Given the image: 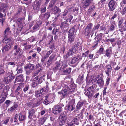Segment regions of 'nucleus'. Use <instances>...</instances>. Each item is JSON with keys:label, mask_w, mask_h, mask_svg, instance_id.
<instances>
[{"label": "nucleus", "mask_w": 126, "mask_h": 126, "mask_svg": "<svg viewBox=\"0 0 126 126\" xmlns=\"http://www.w3.org/2000/svg\"><path fill=\"white\" fill-rule=\"evenodd\" d=\"M104 50L103 47V46H101L100 47L99 50H98L97 53L100 55L103 53V51Z\"/></svg>", "instance_id": "obj_52"}, {"label": "nucleus", "mask_w": 126, "mask_h": 126, "mask_svg": "<svg viewBox=\"0 0 126 126\" xmlns=\"http://www.w3.org/2000/svg\"><path fill=\"white\" fill-rule=\"evenodd\" d=\"M98 42L97 41H94L93 44V45L91 47V48L93 50L95 49L98 47Z\"/></svg>", "instance_id": "obj_46"}, {"label": "nucleus", "mask_w": 126, "mask_h": 126, "mask_svg": "<svg viewBox=\"0 0 126 126\" xmlns=\"http://www.w3.org/2000/svg\"><path fill=\"white\" fill-rule=\"evenodd\" d=\"M8 7V4L4 3H2L1 5V9H3V11L6 10Z\"/></svg>", "instance_id": "obj_54"}, {"label": "nucleus", "mask_w": 126, "mask_h": 126, "mask_svg": "<svg viewBox=\"0 0 126 126\" xmlns=\"http://www.w3.org/2000/svg\"><path fill=\"white\" fill-rule=\"evenodd\" d=\"M69 54H70L71 55H72L73 54H75L77 52V49L73 47L72 49L69 50Z\"/></svg>", "instance_id": "obj_42"}, {"label": "nucleus", "mask_w": 126, "mask_h": 126, "mask_svg": "<svg viewBox=\"0 0 126 126\" xmlns=\"http://www.w3.org/2000/svg\"><path fill=\"white\" fill-rule=\"evenodd\" d=\"M34 67V64H31L30 63L27 64L24 67L26 74L27 75H29L33 69Z\"/></svg>", "instance_id": "obj_9"}, {"label": "nucleus", "mask_w": 126, "mask_h": 126, "mask_svg": "<svg viewBox=\"0 0 126 126\" xmlns=\"http://www.w3.org/2000/svg\"><path fill=\"white\" fill-rule=\"evenodd\" d=\"M84 103V102L83 101L80 100L79 102L76 106V110H79L83 106Z\"/></svg>", "instance_id": "obj_31"}, {"label": "nucleus", "mask_w": 126, "mask_h": 126, "mask_svg": "<svg viewBox=\"0 0 126 126\" xmlns=\"http://www.w3.org/2000/svg\"><path fill=\"white\" fill-rule=\"evenodd\" d=\"M103 35V34L102 33H100L98 34L95 37L94 39L97 40H95L96 41H97L98 42L99 41H101L102 40V36Z\"/></svg>", "instance_id": "obj_37"}, {"label": "nucleus", "mask_w": 126, "mask_h": 126, "mask_svg": "<svg viewBox=\"0 0 126 126\" xmlns=\"http://www.w3.org/2000/svg\"><path fill=\"white\" fill-rule=\"evenodd\" d=\"M105 67L107 69L105 72L106 74L108 76H109L110 75V73L111 72V71L112 70V67L110 64H107Z\"/></svg>", "instance_id": "obj_27"}, {"label": "nucleus", "mask_w": 126, "mask_h": 126, "mask_svg": "<svg viewBox=\"0 0 126 126\" xmlns=\"http://www.w3.org/2000/svg\"><path fill=\"white\" fill-rule=\"evenodd\" d=\"M94 119V115L91 114H90L89 116L88 120L89 121L91 120L93 121Z\"/></svg>", "instance_id": "obj_59"}, {"label": "nucleus", "mask_w": 126, "mask_h": 126, "mask_svg": "<svg viewBox=\"0 0 126 126\" xmlns=\"http://www.w3.org/2000/svg\"><path fill=\"white\" fill-rule=\"evenodd\" d=\"M73 18V16H72V15H70L69 17L65 21H67V22L68 21H69V22H71V20Z\"/></svg>", "instance_id": "obj_62"}, {"label": "nucleus", "mask_w": 126, "mask_h": 126, "mask_svg": "<svg viewBox=\"0 0 126 126\" xmlns=\"http://www.w3.org/2000/svg\"><path fill=\"white\" fill-rule=\"evenodd\" d=\"M45 99L43 102L44 104L45 105H47L49 104L51 101L50 99V96H49V94H47L45 96Z\"/></svg>", "instance_id": "obj_30"}, {"label": "nucleus", "mask_w": 126, "mask_h": 126, "mask_svg": "<svg viewBox=\"0 0 126 126\" xmlns=\"http://www.w3.org/2000/svg\"><path fill=\"white\" fill-rule=\"evenodd\" d=\"M103 77V75L102 74H100L96 77V83L98 84L100 88L103 87L104 84Z\"/></svg>", "instance_id": "obj_5"}, {"label": "nucleus", "mask_w": 126, "mask_h": 126, "mask_svg": "<svg viewBox=\"0 0 126 126\" xmlns=\"http://www.w3.org/2000/svg\"><path fill=\"white\" fill-rule=\"evenodd\" d=\"M71 85L70 87V89L69 91V93L70 94H74L75 92V90L76 86V85L73 82H71Z\"/></svg>", "instance_id": "obj_22"}, {"label": "nucleus", "mask_w": 126, "mask_h": 126, "mask_svg": "<svg viewBox=\"0 0 126 126\" xmlns=\"http://www.w3.org/2000/svg\"><path fill=\"white\" fill-rule=\"evenodd\" d=\"M27 40L28 41H29L31 43H32L36 41V38L34 36H32L30 37Z\"/></svg>", "instance_id": "obj_53"}, {"label": "nucleus", "mask_w": 126, "mask_h": 126, "mask_svg": "<svg viewBox=\"0 0 126 126\" xmlns=\"http://www.w3.org/2000/svg\"><path fill=\"white\" fill-rule=\"evenodd\" d=\"M51 10L53 14L55 15L57 14L61 11V10L59 8L57 7L56 6H54V7Z\"/></svg>", "instance_id": "obj_33"}, {"label": "nucleus", "mask_w": 126, "mask_h": 126, "mask_svg": "<svg viewBox=\"0 0 126 126\" xmlns=\"http://www.w3.org/2000/svg\"><path fill=\"white\" fill-rule=\"evenodd\" d=\"M24 81V76L22 74L16 77L15 79L14 83L18 82H22Z\"/></svg>", "instance_id": "obj_25"}, {"label": "nucleus", "mask_w": 126, "mask_h": 126, "mask_svg": "<svg viewBox=\"0 0 126 126\" xmlns=\"http://www.w3.org/2000/svg\"><path fill=\"white\" fill-rule=\"evenodd\" d=\"M13 74L12 71L11 70L10 72H8L7 74L6 77L4 79L7 83H8L15 79V76L14 75H13Z\"/></svg>", "instance_id": "obj_8"}, {"label": "nucleus", "mask_w": 126, "mask_h": 126, "mask_svg": "<svg viewBox=\"0 0 126 126\" xmlns=\"http://www.w3.org/2000/svg\"><path fill=\"white\" fill-rule=\"evenodd\" d=\"M47 37V33H44L43 35H42V38L39 41V43L41 42L44 40Z\"/></svg>", "instance_id": "obj_61"}, {"label": "nucleus", "mask_w": 126, "mask_h": 126, "mask_svg": "<svg viewBox=\"0 0 126 126\" xmlns=\"http://www.w3.org/2000/svg\"><path fill=\"white\" fill-rule=\"evenodd\" d=\"M95 7V6L94 5L90 6L88 10V12L89 13L92 12L94 9Z\"/></svg>", "instance_id": "obj_51"}, {"label": "nucleus", "mask_w": 126, "mask_h": 126, "mask_svg": "<svg viewBox=\"0 0 126 126\" xmlns=\"http://www.w3.org/2000/svg\"><path fill=\"white\" fill-rule=\"evenodd\" d=\"M66 113L64 112L62 113L58 118L59 124L60 126H62L64 125L65 122L67 120V118L66 116Z\"/></svg>", "instance_id": "obj_6"}, {"label": "nucleus", "mask_w": 126, "mask_h": 126, "mask_svg": "<svg viewBox=\"0 0 126 126\" xmlns=\"http://www.w3.org/2000/svg\"><path fill=\"white\" fill-rule=\"evenodd\" d=\"M56 1L52 0L50 1L49 3V5L48 6V8L50 9L53 7L56 3Z\"/></svg>", "instance_id": "obj_49"}, {"label": "nucleus", "mask_w": 126, "mask_h": 126, "mask_svg": "<svg viewBox=\"0 0 126 126\" xmlns=\"http://www.w3.org/2000/svg\"><path fill=\"white\" fill-rule=\"evenodd\" d=\"M9 87L7 86H5L3 90V91L1 94L2 96H3L1 99H0V104L2 103L5 100L6 97L8 95V93L9 90Z\"/></svg>", "instance_id": "obj_4"}, {"label": "nucleus", "mask_w": 126, "mask_h": 126, "mask_svg": "<svg viewBox=\"0 0 126 126\" xmlns=\"http://www.w3.org/2000/svg\"><path fill=\"white\" fill-rule=\"evenodd\" d=\"M48 118V116L47 115H45L43 117L41 118L38 120V126H40L43 125Z\"/></svg>", "instance_id": "obj_19"}, {"label": "nucleus", "mask_w": 126, "mask_h": 126, "mask_svg": "<svg viewBox=\"0 0 126 126\" xmlns=\"http://www.w3.org/2000/svg\"><path fill=\"white\" fill-rule=\"evenodd\" d=\"M94 79H90L89 78H86V83L87 85H91L93 83Z\"/></svg>", "instance_id": "obj_47"}, {"label": "nucleus", "mask_w": 126, "mask_h": 126, "mask_svg": "<svg viewBox=\"0 0 126 126\" xmlns=\"http://www.w3.org/2000/svg\"><path fill=\"white\" fill-rule=\"evenodd\" d=\"M6 45L1 49L2 53H5L10 50L12 47L13 43L9 42H5Z\"/></svg>", "instance_id": "obj_7"}, {"label": "nucleus", "mask_w": 126, "mask_h": 126, "mask_svg": "<svg viewBox=\"0 0 126 126\" xmlns=\"http://www.w3.org/2000/svg\"><path fill=\"white\" fill-rule=\"evenodd\" d=\"M52 50H50L45 51L44 50H43L42 51L41 53L43 55L44 53L45 54V55L44 56L45 57L47 58L49 56V55L53 52Z\"/></svg>", "instance_id": "obj_28"}, {"label": "nucleus", "mask_w": 126, "mask_h": 126, "mask_svg": "<svg viewBox=\"0 0 126 126\" xmlns=\"http://www.w3.org/2000/svg\"><path fill=\"white\" fill-rule=\"evenodd\" d=\"M42 24L41 21L39 20L37 21L32 28L33 30L35 31L39 30Z\"/></svg>", "instance_id": "obj_20"}, {"label": "nucleus", "mask_w": 126, "mask_h": 126, "mask_svg": "<svg viewBox=\"0 0 126 126\" xmlns=\"http://www.w3.org/2000/svg\"><path fill=\"white\" fill-rule=\"evenodd\" d=\"M24 85V83H20L16 90L15 92L17 94H19L20 92V89L22 87H23Z\"/></svg>", "instance_id": "obj_34"}, {"label": "nucleus", "mask_w": 126, "mask_h": 126, "mask_svg": "<svg viewBox=\"0 0 126 126\" xmlns=\"http://www.w3.org/2000/svg\"><path fill=\"white\" fill-rule=\"evenodd\" d=\"M62 110L63 109L61 106H56L53 109L52 111L54 114L57 115L62 112Z\"/></svg>", "instance_id": "obj_13"}, {"label": "nucleus", "mask_w": 126, "mask_h": 126, "mask_svg": "<svg viewBox=\"0 0 126 126\" xmlns=\"http://www.w3.org/2000/svg\"><path fill=\"white\" fill-rule=\"evenodd\" d=\"M69 54H70L71 55H72L73 54H75L77 52V49L73 47L72 49L69 50Z\"/></svg>", "instance_id": "obj_41"}, {"label": "nucleus", "mask_w": 126, "mask_h": 126, "mask_svg": "<svg viewBox=\"0 0 126 126\" xmlns=\"http://www.w3.org/2000/svg\"><path fill=\"white\" fill-rule=\"evenodd\" d=\"M75 38V36H68V43L70 44H72L74 41Z\"/></svg>", "instance_id": "obj_36"}, {"label": "nucleus", "mask_w": 126, "mask_h": 126, "mask_svg": "<svg viewBox=\"0 0 126 126\" xmlns=\"http://www.w3.org/2000/svg\"><path fill=\"white\" fill-rule=\"evenodd\" d=\"M69 25L67 21H65L62 22L60 25V28L62 30L64 31H67L69 29Z\"/></svg>", "instance_id": "obj_14"}, {"label": "nucleus", "mask_w": 126, "mask_h": 126, "mask_svg": "<svg viewBox=\"0 0 126 126\" xmlns=\"http://www.w3.org/2000/svg\"><path fill=\"white\" fill-rule=\"evenodd\" d=\"M80 42H78L77 44H76L73 47H74L76 49H77V48L79 47V46L81 45L80 44Z\"/></svg>", "instance_id": "obj_64"}, {"label": "nucleus", "mask_w": 126, "mask_h": 126, "mask_svg": "<svg viewBox=\"0 0 126 126\" xmlns=\"http://www.w3.org/2000/svg\"><path fill=\"white\" fill-rule=\"evenodd\" d=\"M46 92V91L44 88H41L40 90L35 91V95L36 97H40L43 94H45Z\"/></svg>", "instance_id": "obj_16"}, {"label": "nucleus", "mask_w": 126, "mask_h": 126, "mask_svg": "<svg viewBox=\"0 0 126 126\" xmlns=\"http://www.w3.org/2000/svg\"><path fill=\"white\" fill-rule=\"evenodd\" d=\"M56 56L55 54L53 53L49 57L48 60L47 62V64L49 66L54 61V59Z\"/></svg>", "instance_id": "obj_15"}, {"label": "nucleus", "mask_w": 126, "mask_h": 126, "mask_svg": "<svg viewBox=\"0 0 126 126\" xmlns=\"http://www.w3.org/2000/svg\"><path fill=\"white\" fill-rule=\"evenodd\" d=\"M84 74L81 73L77 79L78 82L80 83H82L83 82Z\"/></svg>", "instance_id": "obj_35"}, {"label": "nucleus", "mask_w": 126, "mask_h": 126, "mask_svg": "<svg viewBox=\"0 0 126 126\" xmlns=\"http://www.w3.org/2000/svg\"><path fill=\"white\" fill-rule=\"evenodd\" d=\"M116 1L114 0H110L108 4L109 10L110 11L114 10L115 8Z\"/></svg>", "instance_id": "obj_12"}, {"label": "nucleus", "mask_w": 126, "mask_h": 126, "mask_svg": "<svg viewBox=\"0 0 126 126\" xmlns=\"http://www.w3.org/2000/svg\"><path fill=\"white\" fill-rule=\"evenodd\" d=\"M42 102V99H39L35 102H33L32 105L33 108H35L38 107L40 105Z\"/></svg>", "instance_id": "obj_32"}, {"label": "nucleus", "mask_w": 126, "mask_h": 126, "mask_svg": "<svg viewBox=\"0 0 126 126\" xmlns=\"http://www.w3.org/2000/svg\"><path fill=\"white\" fill-rule=\"evenodd\" d=\"M20 67V66H18L16 69V70L17 71V74H19L20 73H21L23 71V70L21 68V67L20 68H19V67Z\"/></svg>", "instance_id": "obj_58"}, {"label": "nucleus", "mask_w": 126, "mask_h": 126, "mask_svg": "<svg viewBox=\"0 0 126 126\" xmlns=\"http://www.w3.org/2000/svg\"><path fill=\"white\" fill-rule=\"evenodd\" d=\"M21 50L20 47H19L18 49H16V52L14 54L15 56H16L18 54L19 51Z\"/></svg>", "instance_id": "obj_63"}, {"label": "nucleus", "mask_w": 126, "mask_h": 126, "mask_svg": "<svg viewBox=\"0 0 126 126\" xmlns=\"http://www.w3.org/2000/svg\"><path fill=\"white\" fill-rule=\"evenodd\" d=\"M17 24L18 28L17 30L19 32H20L22 30L23 28V26L22 24V23H16Z\"/></svg>", "instance_id": "obj_40"}, {"label": "nucleus", "mask_w": 126, "mask_h": 126, "mask_svg": "<svg viewBox=\"0 0 126 126\" xmlns=\"http://www.w3.org/2000/svg\"><path fill=\"white\" fill-rule=\"evenodd\" d=\"M72 120L73 121L74 124H75L76 125H78L79 124L78 119L77 118H75Z\"/></svg>", "instance_id": "obj_56"}, {"label": "nucleus", "mask_w": 126, "mask_h": 126, "mask_svg": "<svg viewBox=\"0 0 126 126\" xmlns=\"http://www.w3.org/2000/svg\"><path fill=\"white\" fill-rule=\"evenodd\" d=\"M42 1L41 0H39L38 1H36L34 2L33 4L32 5L33 7V10L36 12H38L40 8Z\"/></svg>", "instance_id": "obj_11"}, {"label": "nucleus", "mask_w": 126, "mask_h": 126, "mask_svg": "<svg viewBox=\"0 0 126 126\" xmlns=\"http://www.w3.org/2000/svg\"><path fill=\"white\" fill-rule=\"evenodd\" d=\"M89 52V50H87L85 53H83L82 55H81L82 59L83 56L85 57H87L88 55Z\"/></svg>", "instance_id": "obj_55"}, {"label": "nucleus", "mask_w": 126, "mask_h": 126, "mask_svg": "<svg viewBox=\"0 0 126 126\" xmlns=\"http://www.w3.org/2000/svg\"><path fill=\"white\" fill-rule=\"evenodd\" d=\"M106 53L105 55L107 57H110V54L112 52V50L111 49H107L106 50Z\"/></svg>", "instance_id": "obj_50"}, {"label": "nucleus", "mask_w": 126, "mask_h": 126, "mask_svg": "<svg viewBox=\"0 0 126 126\" xmlns=\"http://www.w3.org/2000/svg\"><path fill=\"white\" fill-rule=\"evenodd\" d=\"M51 11L50 10H47V12L42 15V17L44 20H48L50 16Z\"/></svg>", "instance_id": "obj_24"}, {"label": "nucleus", "mask_w": 126, "mask_h": 126, "mask_svg": "<svg viewBox=\"0 0 126 126\" xmlns=\"http://www.w3.org/2000/svg\"><path fill=\"white\" fill-rule=\"evenodd\" d=\"M97 87V85L95 84H93L91 86L87 88V91H85L84 94L89 98H91L94 96L95 93L94 91L93 90L95 89L97 91L99 90V89L96 88Z\"/></svg>", "instance_id": "obj_1"}, {"label": "nucleus", "mask_w": 126, "mask_h": 126, "mask_svg": "<svg viewBox=\"0 0 126 126\" xmlns=\"http://www.w3.org/2000/svg\"><path fill=\"white\" fill-rule=\"evenodd\" d=\"M75 100L74 99H72L71 102L72 103H68L66 107L67 108V110L68 111H73L74 109V105L75 103Z\"/></svg>", "instance_id": "obj_18"}, {"label": "nucleus", "mask_w": 126, "mask_h": 126, "mask_svg": "<svg viewBox=\"0 0 126 126\" xmlns=\"http://www.w3.org/2000/svg\"><path fill=\"white\" fill-rule=\"evenodd\" d=\"M93 26V24L90 22L88 24L85 28L84 31L83 32V33L85 36H88L91 34V32H92V27Z\"/></svg>", "instance_id": "obj_2"}, {"label": "nucleus", "mask_w": 126, "mask_h": 126, "mask_svg": "<svg viewBox=\"0 0 126 126\" xmlns=\"http://www.w3.org/2000/svg\"><path fill=\"white\" fill-rule=\"evenodd\" d=\"M42 82V78L39 76H37L33 79L32 86L33 88H34L39 84L41 83Z\"/></svg>", "instance_id": "obj_3"}, {"label": "nucleus", "mask_w": 126, "mask_h": 126, "mask_svg": "<svg viewBox=\"0 0 126 126\" xmlns=\"http://www.w3.org/2000/svg\"><path fill=\"white\" fill-rule=\"evenodd\" d=\"M93 0H83L82 7L85 9L88 7L90 5Z\"/></svg>", "instance_id": "obj_23"}, {"label": "nucleus", "mask_w": 126, "mask_h": 126, "mask_svg": "<svg viewBox=\"0 0 126 126\" xmlns=\"http://www.w3.org/2000/svg\"><path fill=\"white\" fill-rule=\"evenodd\" d=\"M76 26L75 25H74L69 30L68 33V36H75L74 33Z\"/></svg>", "instance_id": "obj_29"}, {"label": "nucleus", "mask_w": 126, "mask_h": 126, "mask_svg": "<svg viewBox=\"0 0 126 126\" xmlns=\"http://www.w3.org/2000/svg\"><path fill=\"white\" fill-rule=\"evenodd\" d=\"M71 68L69 67L68 69L63 71L64 75H67L70 74L71 72Z\"/></svg>", "instance_id": "obj_45"}, {"label": "nucleus", "mask_w": 126, "mask_h": 126, "mask_svg": "<svg viewBox=\"0 0 126 126\" xmlns=\"http://www.w3.org/2000/svg\"><path fill=\"white\" fill-rule=\"evenodd\" d=\"M62 90L67 92L69 90L70 91V89L68 85H65L63 87Z\"/></svg>", "instance_id": "obj_57"}, {"label": "nucleus", "mask_w": 126, "mask_h": 126, "mask_svg": "<svg viewBox=\"0 0 126 126\" xmlns=\"http://www.w3.org/2000/svg\"><path fill=\"white\" fill-rule=\"evenodd\" d=\"M18 106V104L16 102H15L13 103V105L8 110V111L9 113H12L15 111L16 110Z\"/></svg>", "instance_id": "obj_17"}, {"label": "nucleus", "mask_w": 126, "mask_h": 126, "mask_svg": "<svg viewBox=\"0 0 126 126\" xmlns=\"http://www.w3.org/2000/svg\"><path fill=\"white\" fill-rule=\"evenodd\" d=\"M119 11L122 15H124L126 13V6L122 7L120 8Z\"/></svg>", "instance_id": "obj_44"}, {"label": "nucleus", "mask_w": 126, "mask_h": 126, "mask_svg": "<svg viewBox=\"0 0 126 126\" xmlns=\"http://www.w3.org/2000/svg\"><path fill=\"white\" fill-rule=\"evenodd\" d=\"M55 64L56 66L53 68V71L54 72H56V71L59 69V68L60 66V63L58 62H56Z\"/></svg>", "instance_id": "obj_43"}, {"label": "nucleus", "mask_w": 126, "mask_h": 126, "mask_svg": "<svg viewBox=\"0 0 126 126\" xmlns=\"http://www.w3.org/2000/svg\"><path fill=\"white\" fill-rule=\"evenodd\" d=\"M58 94L61 95L60 99H63L67 96V92L62 90L58 92Z\"/></svg>", "instance_id": "obj_21"}, {"label": "nucleus", "mask_w": 126, "mask_h": 126, "mask_svg": "<svg viewBox=\"0 0 126 126\" xmlns=\"http://www.w3.org/2000/svg\"><path fill=\"white\" fill-rule=\"evenodd\" d=\"M116 25L115 21H114L112 22L110 26V28H109L110 31H113L114 30Z\"/></svg>", "instance_id": "obj_39"}, {"label": "nucleus", "mask_w": 126, "mask_h": 126, "mask_svg": "<svg viewBox=\"0 0 126 126\" xmlns=\"http://www.w3.org/2000/svg\"><path fill=\"white\" fill-rule=\"evenodd\" d=\"M35 112V110L33 108H32L29 111V115L28 116L29 118L32 119V116L34 115Z\"/></svg>", "instance_id": "obj_26"}, {"label": "nucleus", "mask_w": 126, "mask_h": 126, "mask_svg": "<svg viewBox=\"0 0 126 126\" xmlns=\"http://www.w3.org/2000/svg\"><path fill=\"white\" fill-rule=\"evenodd\" d=\"M119 30L121 32H123V31H125L126 30V26L125 25H121L119 27Z\"/></svg>", "instance_id": "obj_48"}, {"label": "nucleus", "mask_w": 126, "mask_h": 126, "mask_svg": "<svg viewBox=\"0 0 126 126\" xmlns=\"http://www.w3.org/2000/svg\"><path fill=\"white\" fill-rule=\"evenodd\" d=\"M19 118L18 120L19 121H22L25 120L26 119V116L25 115H23L21 113H20L19 114Z\"/></svg>", "instance_id": "obj_38"}, {"label": "nucleus", "mask_w": 126, "mask_h": 126, "mask_svg": "<svg viewBox=\"0 0 126 126\" xmlns=\"http://www.w3.org/2000/svg\"><path fill=\"white\" fill-rule=\"evenodd\" d=\"M82 59L81 55H78L77 56L72 57L70 62L71 64H77Z\"/></svg>", "instance_id": "obj_10"}, {"label": "nucleus", "mask_w": 126, "mask_h": 126, "mask_svg": "<svg viewBox=\"0 0 126 126\" xmlns=\"http://www.w3.org/2000/svg\"><path fill=\"white\" fill-rule=\"evenodd\" d=\"M110 79L109 77H108L106 78V82L105 86L107 87L109 84Z\"/></svg>", "instance_id": "obj_60"}]
</instances>
